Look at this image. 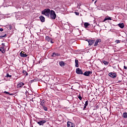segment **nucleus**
I'll return each instance as SVG.
<instances>
[{
  "instance_id": "1",
  "label": "nucleus",
  "mask_w": 127,
  "mask_h": 127,
  "mask_svg": "<svg viewBox=\"0 0 127 127\" xmlns=\"http://www.w3.org/2000/svg\"><path fill=\"white\" fill-rule=\"evenodd\" d=\"M51 12V10H50V9H45L42 11V14H44V15H46V16H47V17H49Z\"/></svg>"
},
{
  "instance_id": "2",
  "label": "nucleus",
  "mask_w": 127,
  "mask_h": 127,
  "mask_svg": "<svg viewBox=\"0 0 127 127\" xmlns=\"http://www.w3.org/2000/svg\"><path fill=\"white\" fill-rule=\"evenodd\" d=\"M50 16L51 19H55V18H56V13L55 11L52 10L51 13H50Z\"/></svg>"
},
{
  "instance_id": "3",
  "label": "nucleus",
  "mask_w": 127,
  "mask_h": 127,
  "mask_svg": "<svg viewBox=\"0 0 127 127\" xmlns=\"http://www.w3.org/2000/svg\"><path fill=\"white\" fill-rule=\"evenodd\" d=\"M109 76L111 77V78H116L117 77V74L115 72H110L109 73Z\"/></svg>"
},
{
  "instance_id": "4",
  "label": "nucleus",
  "mask_w": 127,
  "mask_h": 127,
  "mask_svg": "<svg viewBox=\"0 0 127 127\" xmlns=\"http://www.w3.org/2000/svg\"><path fill=\"white\" fill-rule=\"evenodd\" d=\"M23 86H24V83L20 82L18 83L17 87L19 89H20V88H22V87H23Z\"/></svg>"
},
{
  "instance_id": "5",
  "label": "nucleus",
  "mask_w": 127,
  "mask_h": 127,
  "mask_svg": "<svg viewBox=\"0 0 127 127\" xmlns=\"http://www.w3.org/2000/svg\"><path fill=\"white\" fill-rule=\"evenodd\" d=\"M76 73L78 74H83V71L81 70L79 68H77L76 69Z\"/></svg>"
},
{
  "instance_id": "6",
  "label": "nucleus",
  "mask_w": 127,
  "mask_h": 127,
  "mask_svg": "<svg viewBox=\"0 0 127 127\" xmlns=\"http://www.w3.org/2000/svg\"><path fill=\"white\" fill-rule=\"evenodd\" d=\"M86 41H87L89 43V45H93L94 44V43L95 42L94 40H86Z\"/></svg>"
},
{
  "instance_id": "7",
  "label": "nucleus",
  "mask_w": 127,
  "mask_h": 127,
  "mask_svg": "<svg viewBox=\"0 0 127 127\" xmlns=\"http://www.w3.org/2000/svg\"><path fill=\"white\" fill-rule=\"evenodd\" d=\"M46 123V121L45 120H42L40 121L37 122V124L39 125V126H43L44 124H45Z\"/></svg>"
},
{
  "instance_id": "8",
  "label": "nucleus",
  "mask_w": 127,
  "mask_h": 127,
  "mask_svg": "<svg viewBox=\"0 0 127 127\" xmlns=\"http://www.w3.org/2000/svg\"><path fill=\"white\" fill-rule=\"evenodd\" d=\"M67 127H75V125H74V124H73L70 122H67Z\"/></svg>"
},
{
  "instance_id": "9",
  "label": "nucleus",
  "mask_w": 127,
  "mask_h": 127,
  "mask_svg": "<svg viewBox=\"0 0 127 127\" xmlns=\"http://www.w3.org/2000/svg\"><path fill=\"white\" fill-rule=\"evenodd\" d=\"M25 53L23 51H22L20 54V56L21 57H27V55H26V54H25Z\"/></svg>"
},
{
  "instance_id": "10",
  "label": "nucleus",
  "mask_w": 127,
  "mask_h": 127,
  "mask_svg": "<svg viewBox=\"0 0 127 127\" xmlns=\"http://www.w3.org/2000/svg\"><path fill=\"white\" fill-rule=\"evenodd\" d=\"M102 40L100 39H97L95 43L94 46H97L99 43L101 42Z\"/></svg>"
},
{
  "instance_id": "11",
  "label": "nucleus",
  "mask_w": 127,
  "mask_h": 127,
  "mask_svg": "<svg viewBox=\"0 0 127 127\" xmlns=\"http://www.w3.org/2000/svg\"><path fill=\"white\" fill-rule=\"evenodd\" d=\"M90 74H92V71H85L83 75L84 76H89Z\"/></svg>"
},
{
  "instance_id": "12",
  "label": "nucleus",
  "mask_w": 127,
  "mask_h": 127,
  "mask_svg": "<svg viewBox=\"0 0 127 127\" xmlns=\"http://www.w3.org/2000/svg\"><path fill=\"white\" fill-rule=\"evenodd\" d=\"M106 20H112V18L111 17L106 16L103 20V22H105Z\"/></svg>"
},
{
  "instance_id": "13",
  "label": "nucleus",
  "mask_w": 127,
  "mask_h": 127,
  "mask_svg": "<svg viewBox=\"0 0 127 127\" xmlns=\"http://www.w3.org/2000/svg\"><path fill=\"white\" fill-rule=\"evenodd\" d=\"M40 19L42 22H44V21H45V18L43 16H40Z\"/></svg>"
},
{
  "instance_id": "14",
  "label": "nucleus",
  "mask_w": 127,
  "mask_h": 127,
  "mask_svg": "<svg viewBox=\"0 0 127 127\" xmlns=\"http://www.w3.org/2000/svg\"><path fill=\"white\" fill-rule=\"evenodd\" d=\"M0 51H1V52H2V53H4L5 52V51L4 50V46H2V47H0Z\"/></svg>"
},
{
  "instance_id": "15",
  "label": "nucleus",
  "mask_w": 127,
  "mask_h": 127,
  "mask_svg": "<svg viewBox=\"0 0 127 127\" xmlns=\"http://www.w3.org/2000/svg\"><path fill=\"white\" fill-rule=\"evenodd\" d=\"M78 62V60H75V67H77V68H78V67H79V64Z\"/></svg>"
},
{
  "instance_id": "16",
  "label": "nucleus",
  "mask_w": 127,
  "mask_h": 127,
  "mask_svg": "<svg viewBox=\"0 0 127 127\" xmlns=\"http://www.w3.org/2000/svg\"><path fill=\"white\" fill-rule=\"evenodd\" d=\"M118 26L120 27L121 28H124L125 27V24L124 23H120L118 24Z\"/></svg>"
},
{
  "instance_id": "17",
  "label": "nucleus",
  "mask_w": 127,
  "mask_h": 127,
  "mask_svg": "<svg viewBox=\"0 0 127 127\" xmlns=\"http://www.w3.org/2000/svg\"><path fill=\"white\" fill-rule=\"evenodd\" d=\"M84 27L85 28H87L88 26H90V24L87 22H85L84 24Z\"/></svg>"
},
{
  "instance_id": "18",
  "label": "nucleus",
  "mask_w": 127,
  "mask_h": 127,
  "mask_svg": "<svg viewBox=\"0 0 127 127\" xmlns=\"http://www.w3.org/2000/svg\"><path fill=\"white\" fill-rule=\"evenodd\" d=\"M123 117L124 119H127V112L123 113Z\"/></svg>"
},
{
  "instance_id": "19",
  "label": "nucleus",
  "mask_w": 127,
  "mask_h": 127,
  "mask_svg": "<svg viewBox=\"0 0 127 127\" xmlns=\"http://www.w3.org/2000/svg\"><path fill=\"white\" fill-rule=\"evenodd\" d=\"M52 56V57H56V56H59V54L54 53Z\"/></svg>"
},
{
  "instance_id": "20",
  "label": "nucleus",
  "mask_w": 127,
  "mask_h": 127,
  "mask_svg": "<svg viewBox=\"0 0 127 127\" xmlns=\"http://www.w3.org/2000/svg\"><path fill=\"white\" fill-rule=\"evenodd\" d=\"M60 65L61 67H63V66H65V63L64 62H60Z\"/></svg>"
},
{
  "instance_id": "21",
  "label": "nucleus",
  "mask_w": 127,
  "mask_h": 127,
  "mask_svg": "<svg viewBox=\"0 0 127 127\" xmlns=\"http://www.w3.org/2000/svg\"><path fill=\"white\" fill-rule=\"evenodd\" d=\"M46 40L47 41H48V42H49V41H50V40H51V39L50 38V37H49L48 36H46Z\"/></svg>"
},
{
  "instance_id": "22",
  "label": "nucleus",
  "mask_w": 127,
  "mask_h": 127,
  "mask_svg": "<svg viewBox=\"0 0 127 127\" xmlns=\"http://www.w3.org/2000/svg\"><path fill=\"white\" fill-rule=\"evenodd\" d=\"M5 77H6V78H11L12 76L11 75H9V73H7L6 74V76H5Z\"/></svg>"
},
{
  "instance_id": "23",
  "label": "nucleus",
  "mask_w": 127,
  "mask_h": 127,
  "mask_svg": "<svg viewBox=\"0 0 127 127\" xmlns=\"http://www.w3.org/2000/svg\"><path fill=\"white\" fill-rule=\"evenodd\" d=\"M45 103V101L43 100L41 102L40 105L41 106H42L43 107H44V103Z\"/></svg>"
},
{
  "instance_id": "24",
  "label": "nucleus",
  "mask_w": 127,
  "mask_h": 127,
  "mask_svg": "<svg viewBox=\"0 0 127 127\" xmlns=\"http://www.w3.org/2000/svg\"><path fill=\"white\" fill-rule=\"evenodd\" d=\"M22 73L24 75H26V76H27L28 75V73H27V72H26V71L23 70Z\"/></svg>"
},
{
  "instance_id": "25",
  "label": "nucleus",
  "mask_w": 127,
  "mask_h": 127,
  "mask_svg": "<svg viewBox=\"0 0 127 127\" xmlns=\"http://www.w3.org/2000/svg\"><path fill=\"white\" fill-rule=\"evenodd\" d=\"M103 63L104 64V65H108L109 64V62L107 61H103Z\"/></svg>"
},
{
  "instance_id": "26",
  "label": "nucleus",
  "mask_w": 127,
  "mask_h": 127,
  "mask_svg": "<svg viewBox=\"0 0 127 127\" xmlns=\"http://www.w3.org/2000/svg\"><path fill=\"white\" fill-rule=\"evenodd\" d=\"M43 108L45 111H47V110H48L47 107H46L45 106H43Z\"/></svg>"
},
{
  "instance_id": "27",
  "label": "nucleus",
  "mask_w": 127,
  "mask_h": 127,
  "mask_svg": "<svg viewBox=\"0 0 127 127\" xmlns=\"http://www.w3.org/2000/svg\"><path fill=\"white\" fill-rule=\"evenodd\" d=\"M88 101H86L85 102V103L84 104V106H85V107H87V106H88Z\"/></svg>"
},
{
  "instance_id": "28",
  "label": "nucleus",
  "mask_w": 127,
  "mask_h": 127,
  "mask_svg": "<svg viewBox=\"0 0 127 127\" xmlns=\"http://www.w3.org/2000/svg\"><path fill=\"white\" fill-rule=\"evenodd\" d=\"M115 42H116V43L118 44V43H120L121 42V41H120L119 40H117L115 41Z\"/></svg>"
},
{
  "instance_id": "29",
  "label": "nucleus",
  "mask_w": 127,
  "mask_h": 127,
  "mask_svg": "<svg viewBox=\"0 0 127 127\" xmlns=\"http://www.w3.org/2000/svg\"><path fill=\"white\" fill-rule=\"evenodd\" d=\"M5 36H6V34H5L4 36H0V37H1V38H2L3 37H5Z\"/></svg>"
},
{
  "instance_id": "30",
  "label": "nucleus",
  "mask_w": 127,
  "mask_h": 127,
  "mask_svg": "<svg viewBox=\"0 0 127 127\" xmlns=\"http://www.w3.org/2000/svg\"><path fill=\"white\" fill-rule=\"evenodd\" d=\"M75 14L76 15H79V12H75Z\"/></svg>"
},
{
  "instance_id": "31",
  "label": "nucleus",
  "mask_w": 127,
  "mask_h": 127,
  "mask_svg": "<svg viewBox=\"0 0 127 127\" xmlns=\"http://www.w3.org/2000/svg\"><path fill=\"white\" fill-rule=\"evenodd\" d=\"M4 93L5 94H7V95H9V92H8L5 91Z\"/></svg>"
},
{
  "instance_id": "32",
  "label": "nucleus",
  "mask_w": 127,
  "mask_h": 127,
  "mask_svg": "<svg viewBox=\"0 0 127 127\" xmlns=\"http://www.w3.org/2000/svg\"><path fill=\"white\" fill-rule=\"evenodd\" d=\"M9 29L10 30H11V29H12V26H11V25L9 26Z\"/></svg>"
},
{
  "instance_id": "33",
  "label": "nucleus",
  "mask_w": 127,
  "mask_h": 127,
  "mask_svg": "<svg viewBox=\"0 0 127 127\" xmlns=\"http://www.w3.org/2000/svg\"><path fill=\"white\" fill-rule=\"evenodd\" d=\"M51 43H54V42L53 41H52V40L51 39V40L50 41Z\"/></svg>"
},
{
  "instance_id": "34",
  "label": "nucleus",
  "mask_w": 127,
  "mask_h": 127,
  "mask_svg": "<svg viewBox=\"0 0 127 127\" xmlns=\"http://www.w3.org/2000/svg\"><path fill=\"white\" fill-rule=\"evenodd\" d=\"M78 98L79 99V100H82V97H81V96H79V97H78Z\"/></svg>"
},
{
  "instance_id": "35",
  "label": "nucleus",
  "mask_w": 127,
  "mask_h": 127,
  "mask_svg": "<svg viewBox=\"0 0 127 127\" xmlns=\"http://www.w3.org/2000/svg\"><path fill=\"white\" fill-rule=\"evenodd\" d=\"M0 31H3V28H0Z\"/></svg>"
},
{
  "instance_id": "36",
  "label": "nucleus",
  "mask_w": 127,
  "mask_h": 127,
  "mask_svg": "<svg viewBox=\"0 0 127 127\" xmlns=\"http://www.w3.org/2000/svg\"><path fill=\"white\" fill-rule=\"evenodd\" d=\"M124 69H125V70H127V67L126 66H124Z\"/></svg>"
},
{
  "instance_id": "37",
  "label": "nucleus",
  "mask_w": 127,
  "mask_h": 127,
  "mask_svg": "<svg viewBox=\"0 0 127 127\" xmlns=\"http://www.w3.org/2000/svg\"><path fill=\"white\" fill-rule=\"evenodd\" d=\"M1 45L4 47V43H2L1 44Z\"/></svg>"
},
{
  "instance_id": "38",
  "label": "nucleus",
  "mask_w": 127,
  "mask_h": 127,
  "mask_svg": "<svg viewBox=\"0 0 127 127\" xmlns=\"http://www.w3.org/2000/svg\"><path fill=\"white\" fill-rule=\"evenodd\" d=\"M86 108H87V106H86V105H84L83 109H86Z\"/></svg>"
},
{
  "instance_id": "39",
  "label": "nucleus",
  "mask_w": 127,
  "mask_h": 127,
  "mask_svg": "<svg viewBox=\"0 0 127 127\" xmlns=\"http://www.w3.org/2000/svg\"><path fill=\"white\" fill-rule=\"evenodd\" d=\"M96 2H97V1H95V3H96Z\"/></svg>"
},
{
  "instance_id": "40",
  "label": "nucleus",
  "mask_w": 127,
  "mask_h": 127,
  "mask_svg": "<svg viewBox=\"0 0 127 127\" xmlns=\"http://www.w3.org/2000/svg\"><path fill=\"white\" fill-rule=\"evenodd\" d=\"M95 0H92V1H94Z\"/></svg>"
},
{
  "instance_id": "41",
  "label": "nucleus",
  "mask_w": 127,
  "mask_h": 127,
  "mask_svg": "<svg viewBox=\"0 0 127 127\" xmlns=\"http://www.w3.org/2000/svg\"><path fill=\"white\" fill-rule=\"evenodd\" d=\"M2 81H3V80H2Z\"/></svg>"
}]
</instances>
